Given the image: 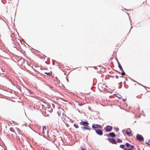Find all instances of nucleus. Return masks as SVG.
Segmentation results:
<instances>
[{"label": "nucleus", "mask_w": 150, "mask_h": 150, "mask_svg": "<svg viewBox=\"0 0 150 150\" xmlns=\"http://www.w3.org/2000/svg\"><path fill=\"white\" fill-rule=\"evenodd\" d=\"M54 133L51 131L50 133L49 132H47V134L48 136L51 139H55L56 137L55 135L54 134Z\"/></svg>", "instance_id": "1"}, {"label": "nucleus", "mask_w": 150, "mask_h": 150, "mask_svg": "<svg viewBox=\"0 0 150 150\" xmlns=\"http://www.w3.org/2000/svg\"><path fill=\"white\" fill-rule=\"evenodd\" d=\"M137 140L141 141H144V138L142 136L139 134H137L136 136Z\"/></svg>", "instance_id": "2"}, {"label": "nucleus", "mask_w": 150, "mask_h": 150, "mask_svg": "<svg viewBox=\"0 0 150 150\" xmlns=\"http://www.w3.org/2000/svg\"><path fill=\"white\" fill-rule=\"evenodd\" d=\"M104 129L106 132H110L112 130V127L111 126L108 125L106 126V127L104 128Z\"/></svg>", "instance_id": "3"}, {"label": "nucleus", "mask_w": 150, "mask_h": 150, "mask_svg": "<svg viewBox=\"0 0 150 150\" xmlns=\"http://www.w3.org/2000/svg\"><path fill=\"white\" fill-rule=\"evenodd\" d=\"M92 127L93 129L96 128H100L101 129L103 128L102 126L98 124H93L92 126Z\"/></svg>", "instance_id": "4"}, {"label": "nucleus", "mask_w": 150, "mask_h": 150, "mask_svg": "<svg viewBox=\"0 0 150 150\" xmlns=\"http://www.w3.org/2000/svg\"><path fill=\"white\" fill-rule=\"evenodd\" d=\"M80 124L81 125H83L85 126H88L89 125V123L87 122H84L83 121H81L80 122Z\"/></svg>", "instance_id": "5"}, {"label": "nucleus", "mask_w": 150, "mask_h": 150, "mask_svg": "<svg viewBox=\"0 0 150 150\" xmlns=\"http://www.w3.org/2000/svg\"><path fill=\"white\" fill-rule=\"evenodd\" d=\"M95 131L96 133L99 135H102L103 134V132L101 129H95Z\"/></svg>", "instance_id": "6"}, {"label": "nucleus", "mask_w": 150, "mask_h": 150, "mask_svg": "<svg viewBox=\"0 0 150 150\" xmlns=\"http://www.w3.org/2000/svg\"><path fill=\"white\" fill-rule=\"evenodd\" d=\"M127 134L129 136H131L132 134L131 133V130L130 128H128L127 129L126 131Z\"/></svg>", "instance_id": "7"}, {"label": "nucleus", "mask_w": 150, "mask_h": 150, "mask_svg": "<svg viewBox=\"0 0 150 150\" xmlns=\"http://www.w3.org/2000/svg\"><path fill=\"white\" fill-rule=\"evenodd\" d=\"M48 132V131L47 130L45 126H43L42 127V133L43 134H44L45 133H47V132Z\"/></svg>", "instance_id": "8"}, {"label": "nucleus", "mask_w": 150, "mask_h": 150, "mask_svg": "<svg viewBox=\"0 0 150 150\" xmlns=\"http://www.w3.org/2000/svg\"><path fill=\"white\" fill-rule=\"evenodd\" d=\"M108 140H109L110 142L112 143V144H116V142L114 139L108 138Z\"/></svg>", "instance_id": "9"}, {"label": "nucleus", "mask_w": 150, "mask_h": 150, "mask_svg": "<svg viewBox=\"0 0 150 150\" xmlns=\"http://www.w3.org/2000/svg\"><path fill=\"white\" fill-rule=\"evenodd\" d=\"M24 127H26V128L28 129V130H31V129L30 128V127H29V126H26V125H23L22 126V128H24Z\"/></svg>", "instance_id": "10"}, {"label": "nucleus", "mask_w": 150, "mask_h": 150, "mask_svg": "<svg viewBox=\"0 0 150 150\" xmlns=\"http://www.w3.org/2000/svg\"><path fill=\"white\" fill-rule=\"evenodd\" d=\"M109 136L110 137H114L115 136V134L113 132H111L109 134Z\"/></svg>", "instance_id": "11"}, {"label": "nucleus", "mask_w": 150, "mask_h": 150, "mask_svg": "<svg viewBox=\"0 0 150 150\" xmlns=\"http://www.w3.org/2000/svg\"><path fill=\"white\" fill-rule=\"evenodd\" d=\"M44 73L45 74H47V75L49 76H51V75H52V72L51 71H50V72H45Z\"/></svg>", "instance_id": "12"}, {"label": "nucleus", "mask_w": 150, "mask_h": 150, "mask_svg": "<svg viewBox=\"0 0 150 150\" xmlns=\"http://www.w3.org/2000/svg\"><path fill=\"white\" fill-rule=\"evenodd\" d=\"M81 128L82 129H86V130H90V129L88 127H81Z\"/></svg>", "instance_id": "13"}, {"label": "nucleus", "mask_w": 150, "mask_h": 150, "mask_svg": "<svg viewBox=\"0 0 150 150\" xmlns=\"http://www.w3.org/2000/svg\"><path fill=\"white\" fill-rule=\"evenodd\" d=\"M118 66H119V68L120 69L121 71H123V69L122 67V66H121V65L120 64H119Z\"/></svg>", "instance_id": "14"}, {"label": "nucleus", "mask_w": 150, "mask_h": 150, "mask_svg": "<svg viewBox=\"0 0 150 150\" xmlns=\"http://www.w3.org/2000/svg\"><path fill=\"white\" fill-rule=\"evenodd\" d=\"M74 126L76 128H78L79 127L78 125L76 124H74Z\"/></svg>", "instance_id": "15"}, {"label": "nucleus", "mask_w": 150, "mask_h": 150, "mask_svg": "<svg viewBox=\"0 0 150 150\" xmlns=\"http://www.w3.org/2000/svg\"><path fill=\"white\" fill-rule=\"evenodd\" d=\"M117 142L118 143H122V140L120 139H118L117 140Z\"/></svg>", "instance_id": "16"}, {"label": "nucleus", "mask_w": 150, "mask_h": 150, "mask_svg": "<svg viewBox=\"0 0 150 150\" xmlns=\"http://www.w3.org/2000/svg\"><path fill=\"white\" fill-rule=\"evenodd\" d=\"M125 146V145L123 144L121 145L120 146V148H122V149H125L124 148Z\"/></svg>", "instance_id": "17"}, {"label": "nucleus", "mask_w": 150, "mask_h": 150, "mask_svg": "<svg viewBox=\"0 0 150 150\" xmlns=\"http://www.w3.org/2000/svg\"><path fill=\"white\" fill-rule=\"evenodd\" d=\"M125 73L124 72H122V75H125Z\"/></svg>", "instance_id": "18"}, {"label": "nucleus", "mask_w": 150, "mask_h": 150, "mask_svg": "<svg viewBox=\"0 0 150 150\" xmlns=\"http://www.w3.org/2000/svg\"><path fill=\"white\" fill-rule=\"evenodd\" d=\"M49 88H52V86H49Z\"/></svg>", "instance_id": "19"}, {"label": "nucleus", "mask_w": 150, "mask_h": 150, "mask_svg": "<svg viewBox=\"0 0 150 150\" xmlns=\"http://www.w3.org/2000/svg\"><path fill=\"white\" fill-rule=\"evenodd\" d=\"M81 150H85V149H84L83 148H82L81 149Z\"/></svg>", "instance_id": "20"}, {"label": "nucleus", "mask_w": 150, "mask_h": 150, "mask_svg": "<svg viewBox=\"0 0 150 150\" xmlns=\"http://www.w3.org/2000/svg\"><path fill=\"white\" fill-rule=\"evenodd\" d=\"M116 78H117V79H118V76H116Z\"/></svg>", "instance_id": "21"}, {"label": "nucleus", "mask_w": 150, "mask_h": 150, "mask_svg": "<svg viewBox=\"0 0 150 150\" xmlns=\"http://www.w3.org/2000/svg\"><path fill=\"white\" fill-rule=\"evenodd\" d=\"M21 48H20L19 47V51H21Z\"/></svg>", "instance_id": "22"}, {"label": "nucleus", "mask_w": 150, "mask_h": 150, "mask_svg": "<svg viewBox=\"0 0 150 150\" xmlns=\"http://www.w3.org/2000/svg\"><path fill=\"white\" fill-rule=\"evenodd\" d=\"M21 53H22L21 54L22 55V54H23V52H21Z\"/></svg>", "instance_id": "23"}, {"label": "nucleus", "mask_w": 150, "mask_h": 150, "mask_svg": "<svg viewBox=\"0 0 150 150\" xmlns=\"http://www.w3.org/2000/svg\"><path fill=\"white\" fill-rule=\"evenodd\" d=\"M79 105H81V104H79Z\"/></svg>", "instance_id": "24"}, {"label": "nucleus", "mask_w": 150, "mask_h": 150, "mask_svg": "<svg viewBox=\"0 0 150 150\" xmlns=\"http://www.w3.org/2000/svg\"><path fill=\"white\" fill-rule=\"evenodd\" d=\"M117 129L118 130H119V129Z\"/></svg>", "instance_id": "25"}, {"label": "nucleus", "mask_w": 150, "mask_h": 150, "mask_svg": "<svg viewBox=\"0 0 150 150\" xmlns=\"http://www.w3.org/2000/svg\"><path fill=\"white\" fill-rule=\"evenodd\" d=\"M71 122H73V121H71Z\"/></svg>", "instance_id": "26"}, {"label": "nucleus", "mask_w": 150, "mask_h": 150, "mask_svg": "<svg viewBox=\"0 0 150 150\" xmlns=\"http://www.w3.org/2000/svg\"><path fill=\"white\" fill-rule=\"evenodd\" d=\"M117 131H118V130H117Z\"/></svg>", "instance_id": "27"}, {"label": "nucleus", "mask_w": 150, "mask_h": 150, "mask_svg": "<svg viewBox=\"0 0 150 150\" xmlns=\"http://www.w3.org/2000/svg\"><path fill=\"white\" fill-rule=\"evenodd\" d=\"M117 131H118V130H117Z\"/></svg>", "instance_id": "28"}]
</instances>
